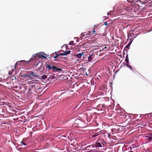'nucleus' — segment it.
I'll return each mask as SVG.
<instances>
[{"label": "nucleus", "instance_id": "nucleus-1", "mask_svg": "<svg viewBox=\"0 0 152 152\" xmlns=\"http://www.w3.org/2000/svg\"><path fill=\"white\" fill-rule=\"evenodd\" d=\"M26 77L27 78L31 79H32L33 77H36L37 78L41 79V78L39 76L36 75V74L34 72L31 73L29 75H26Z\"/></svg>", "mask_w": 152, "mask_h": 152}, {"label": "nucleus", "instance_id": "nucleus-2", "mask_svg": "<svg viewBox=\"0 0 152 152\" xmlns=\"http://www.w3.org/2000/svg\"><path fill=\"white\" fill-rule=\"evenodd\" d=\"M38 57L39 58H47V55L44 52H41L38 53Z\"/></svg>", "mask_w": 152, "mask_h": 152}, {"label": "nucleus", "instance_id": "nucleus-3", "mask_svg": "<svg viewBox=\"0 0 152 152\" xmlns=\"http://www.w3.org/2000/svg\"><path fill=\"white\" fill-rule=\"evenodd\" d=\"M95 55L93 53H92L90 54L88 57V61H91L93 58L94 57Z\"/></svg>", "mask_w": 152, "mask_h": 152}, {"label": "nucleus", "instance_id": "nucleus-4", "mask_svg": "<svg viewBox=\"0 0 152 152\" xmlns=\"http://www.w3.org/2000/svg\"><path fill=\"white\" fill-rule=\"evenodd\" d=\"M53 70L54 72H57L59 71H61L62 70L61 69L58 68L54 66L53 69Z\"/></svg>", "mask_w": 152, "mask_h": 152}, {"label": "nucleus", "instance_id": "nucleus-5", "mask_svg": "<svg viewBox=\"0 0 152 152\" xmlns=\"http://www.w3.org/2000/svg\"><path fill=\"white\" fill-rule=\"evenodd\" d=\"M84 55V53L83 52L81 53L78 54L76 55V57L78 58H81L82 56Z\"/></svg>", "mask_w": 152, "mask_h": 152}, {"label": "nucleus", "instance_id": "nucleus-6", "mask_svg": "<svg viewBox=\"0 0 152 152\" xmlns=\"http://www.w3.org/2000/svg\"><path fill=\"white\" fill-rule=\"evenodd\" d=\"M54 66H51L49 65H46V67L47 68H48L50 70L51 69H52L53 70Z\"/></svg>", "mask_w": 152, "mask_h": 152}, {"label": "nucleus", "instance_id": "nucleus-7", "mask_svg": "<svg viewBox=\"0 0 152 152\" xmlns=\"http://www.w3.org/2000/svg\"><path fill=\"white\" fill-rule=\"evenodd\" d=\"M95 146L96 147H102V145L99 142H96V143Z\"/></svg>", "mask_w": 152, "mask_h": 152}, {"label": "nucleus", "instance_id": "nucleus-8", "mask_svg": "<svg viewBox=\"0 0 152 152\" xmlns=\"http://www.w3.org/2000/svg\"><path fill=\"white\" fill-rule=\"evenodd\" d=\"M47 77L46 75H42L41 77V78L42 79H46L47 78Z\"/></svg>", "mask_w": 152, "mask_h": 152}, {"label": "nucleus", "instance_id": "nucleus-9", "mask_svg": "<svg viewBox=\"0 0 152 152\" xmlns=\"http://www.w3.org/2000/svg\"><path fill=\"white\" fill-rule=\"evenodd\" d=\"M125 61L126 62V63H129V59H128V56H126Z\"/></svg>", "mask_w": 152, "mask_h": 152}, {"label": "nucleus", "instance_id": "nucleus-10", "mask_svg": "<svg viewBox=\"0 0 152 152\" xmlns=\"http://www.w3.org/2000/svg\"><path fill=\"white\" fill-rule=\"evenodd\" d=\"M128 64L129 63H126V66H127L128 67L130 68V69L132 70V68L131 66L130 65H129Z\"/></svg>", "mask_w": 152, "mask_h": 152}, {"label": "nucleus", "instance_id": "nucleus-11", "mask_svg": "<svg viewBox=\"0 0 152 152\" xmlns=\"http://www.w3.org/2000/svg\"><path fill=\"white\" fill-rule=\"evenodd\" d=\"M38 53H37L34 54L33 55V57H34V58H35L37 56H38Z\"/></svg>", "mask_w": 152, "mask_h": 152}, {"label": "nucleus", "instance_id": "nucleus-12", "mask_svg": "<svg viewBox=\"0 0 152 152\" xmlns=\"http://www.w3.org/2000/svg\"><path fill=\"white\" fill-rule=\"evenodd\" d=\"M70 51L69 50L67 51L64 52L65 55H66L67 54H69L70 53Z\"/></svg>", "mask_w": 152, "mask_h": 152}, {"label": "nucleus", "instance_id": "nucleus-13", "mask_svg": "<svg viewBox=\"0 0 152 152\" xmlns=\"http://www.w3.org/2000/svg\"><path fill=\"white\" fill-rule=\"evenodd\" d=\"M74 42L73 41H71L69 42V44L71 45H72L74 43Z\"/></svg>", "mask_w": 152, "mask_h": 152}, {"label": "nucleus", "instance_id": "nucleus-14", "mask_svg": "<svg viewBox=\"0 0 152 152\" xmlns=\"http://www.w3.org/2000/svg\"><path fill=\"white\" fill-rule=\"evenodd\" d=\"M21 61H22V62H23V61L24 62H25L26 64H27L30 61V60L28 61H25L24 60H22Z\"/></svg>", "mask_w": 152, "mask_h": 152}, {"label": "nucleus", "instance_id": "nucleus-15", "mask_svg": "<svg viewBox=\"0 0 152 152\" xmlns=\"http://www.w3.org/2000/svg\"><path fill=\"white\" fill-rule=\"evenodd\" d=\"M148 139L150 141L151 140H152V137H150L148 138Z\"/></svg>", "mask_w": 152, "mask_h": 152}, {"label": "nucleus", "instance_id": "nucleus-16", "mask_svg": "<svg viewBox=\"0 0 152 152\" xmlns=\"http://www.w3.org/2000/svg\"><path fill=\"white\" fill-rule=\"evenodd\" d=\"M61 56H65V55L64 52L63 53H61L60 55Z\"/></svg>", "mask_w": 152, "mask_h": 152}, {"label": "nucleus", "instance_id": "nucleus-17", "mask_svg": "<svg viewBox=\"0 0 152 152\" xmlns=\"http://www.w3.org/2000/svg\"><path fill=\"white\" fill-rule=\"evenodd\" d=\"M131 42H131L129 43L127 45V47L129 46L130 45H131Z\"/></svg>", "mask_w": 152, "mask_h": 152}, {"label": "nucleus", "instance_id": "nucleus-18", "mask_svg": "<svg viewBox=\"0 0 152 152\" xmlns=\"http://www.w3.org/2000/svg\"><path fill=\"white\" fill-rule=\"evenodd\" d=\"M21 143L25 145H26L25 143L23 142L22 141L21 142Z\"/></svg>", "mask_w": 152, "mask_h": 152}, {"label": "nucleus", "instance_id": "nucleus-19", "mask_svg": "<svg viewBox=\"0 0 152 152\" xmlns=\"http://www.w3.org/2000/svg\"><path fill=\"white\" fill-rule=\"evenodd\" d=\"M58 56V55H57L56 56L54 57V58H56Z\"/></svg>", "mask_w": 152, "mask_h": 152}, {"label": "nucleus", "instance_id": "nucleus-20", "mask_svg": "<svg viewBox=\"0 0 152 152\" xmlns=\"http://www.w3.org/2000/svg\"><path fill=\"white\" fill-rule=\"evenodd\" d=\"M12 72H10V71H9V75H11L12 74Z\"/></svg>", "mask_w": 152, "mask_h": 152}, {"label": "nucleus", "instance_id": "nucleus-21", "mask_svg": "<svg viewBox=\"0 0 152 152\" xmlns=\"http://www.w3.org/2000/svg\"><path fill=\"white\" fill-rule=\"evenodd\" d=\"M104 25H107V23L106 22H104Z\"/></svg>", "mask_w": 152, "mask_h": 152}, {"label": "nucleus", "instance_id": "nucleus-22", "mask_svg": "<svg viewBox=\"0 0 152 152\" xmlns=\"http://www.w3.org/2000/svg\"><path fill=\"white\" fill-rule=\"evenodd\" d=\"M95 32H96V31H94V30H93V31H92V32L93 33H95Z\"/></svg>", "mask_w": 152, "mask_h": 152}, {"label": "nucleus", "instance_id": "nucleus-23", "mask_svg": "<svg viewBox=\"0 0 152 152\" xmlns=\"http://www.w3.org/2000/svg\"><path fill=\"white\" fill-rule=\"evenodd\" d=\"M14 69H12V72H13V71H14Z\"/></svg>", "mask_w": 152, "mask_h": 152}, {"label": "nucleus", "instance_id": "nucleus-24", "mask_svg": "<svg viewBox=\"0 0 152 152\" xmlns=\"http://www.w3.org/2000/svg\"><path fill=\"white\" fill-rule=\"evenodd\" d=\"M2 80V78H0V81L1 80Z\"/></svg>", "mask_w": 152, "mask_h": 152}, {"label": "nucleus", "instance_id": "nucleus-25", "mask_svg": "<svg viewBox=\"0 0 152 152\" xmlns=\"http://www.w3.org/2000/svg\"><path fill=\"white\" fill-rule=\"evenodd\" d=\"M128 37H129L128 38L130 39L129 37V35H128Z\"/></svg>", "mask_w": 152, "mask_h": 152}, {"label": "nucleus", "instance_id": "nucleus-26", "mask_svg": "<svg viewBox=\"0 0 152 152\" xmlns=\"http://www.w3.org/2000/svg\"><path fill=\"white\" fill-rule=\"evenodd\" d=\"M32 59V58H31L30 59V60H31Z\"/></svg>", "mask_w": 152, "mask_h": 152}, {"label": "nucleus", "instance_id": "nucleus-27", "mask_svg": "<svg viewBox=\"0 0 152 152\" xmlns=\"http://www.w3.org/2000/svg\"><path fill=\"white\" fill-rule=\"evenodd\" d=\"M16 64H15V66H16Z\"/></svg>", "mask_w": 152, "mask_h": 152}, {"label": "nucleus", "instance_id": "nucleus-28", "mask_svg": "<svg viewBox=\"0 0 152 152\" xmlns=\"http://www.w3.org/2000/svg\"><path fill=\"white\" fill-rule=\"evenodd\" d=\"M86 75H87V74L86 73Z\"/></svg>", "mask_w": 152, "mask_h": 152}]
</instances>
